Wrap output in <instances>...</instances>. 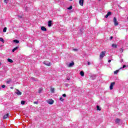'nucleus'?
<instances>
[{"label": "nucleus", "mask_w": 128, "mask_h": 128, "mask_svg": "<svg viewBox=\"0 0 128 128\" xmlns=\"http://www.w3.org/2000/svg\"><path fill=\"white\" fill-rule=\"evenodd\" d=\"M113 22H114V26H118V20L116 17H114Z\"/></svg>", "instance_id": "obj_1"}, {"label": "nucleus", "mask_w": 128, "mask_h": 128, "mask_svg": "<svg viewBox=\"0 0 128 128\" xmlns=\"http://www.w3.org/2000/svg\"><path fill=\"white\" fill-rule=\"evenodd\" d=\"M106 51H104L100 54V59L103 58L104 56H106Z\"/></svg>", "instance_id": "obj_2"}, {"label": "nucleus", "mask_w": 128, "mask_h": 128, "mask_svg": "<svg viewBox=\"0 0 128 128\" xmlns=\"http://www.w3.org/2000/svg\"><path fill=\"white\" fill-rule=\"evenodd\" d=\"M43 64L47 66H50V62L48 61H44Z\"/></svg>", "instance_id": "obj_3"}, {"label": "nucleus", "mask_w": 128, "mask_h": 128, "mask_svg": "<svg viewBox=\"0 0 128 128\" xmlns=\"http://www.w3.org/2000/svg\"><path fill=\"white\" fill-rule=\"evenodd\" d=\"M115 84H116V82H112L110 84V88L111 90H112L114 88V86Z\"/></svg>", "instance_id": "obj_4"}, {"label": "nucleus", "mask_w": 128, "mask_h": 128, "mask_svg": "<svg viewBox=\"0 0 128 128\" xmlns=\"http://www.w3.org/2000/svg\"><path fill=\"white\" fill-rule=\"evenodd\" d=\"M16 94L18 96H22V92L20 90H16Z\"/></svg>", "instance_id": "obj_5"}, {"label": "nucleus", "mask_w": 128, "mask_h": 128, "mask_svg": "<svg viewBox=\"0 0 128 128\" xmlns=\"http://www.w3.org/2000/svg\"><path fill=\"white\" fill-rule=\"evenodd\" d=\"M48 102L49 104H54V100H48Z\"/></svg>", "instance_id": "obj_6"}, {"label": "nucleus", "mask_w": 128, "mask_h": 128, "mask_svg": "<svg viewBox=\"0 0 128 128\" xmlns=\"http://www.w3.org/2000/svg\"><path fill=\"white\" fill-rule=\"evenodd\" d=\"M84 0H79V4H80V6H84Z\"/></svg>", "instance_id": "obj_7"}, {"label": "nucleus", "mask_w": 128, "mask_h": 128, "mask_svg": "<svg viewBox=\"0 0 128 128\" xmlns=\"http://www.w3.org/2000/svg\"><path fill=\"white\" fill-rule=\"evenodd\" d=\"M8 116H9L8 114H7L4 115L3 116V120H6V118H8Z\"/></svg>", "instance_id": "obj_8"}, {"label": "nucleus", "mask_w": 128, "mask_h": 128, "mask_svg": "<svg viewBox=\"0 0 128 128\" xmlns=\"http://www.w3.org/2000/svg\"><path fill=\"white\" fill-rule=\"evenodd\" d=\"M41 30H42L43 32H46V28L44 26H42Z\"/></svg>", "instance_id": "obj_9"}, {"label": "nucleus", "mask_w": 128, "mask_h": 128, "mask_svg": "<svg viewBox=\"0 0 128 128\" xmlns=\"http://www.w3.org/2000/svg\"><path fill=\"white\" fill-rule=\"evenodd\" d=\"M74 66V62H72V63H70V64H68V66L69 68H72V66Z\"/></svg>", "instance_id": "obj_10"}, {"label": "nucleus", "mask_w": 128, "mask_h": 128, "mask_svg": "<svg viewBox=\"0 0 128 128\" xmlns=\"http://www.w3.org/2000/svg\"><path fill=\"white\" fill-rule=\"evenodd\" d=\"M18 46H16L15 48H13V49L12 50V52H14V51H15V50H18Z\"/></svg>", "instance_id": "obj_11"}, {"label": "nucleus", "mask_w": 128, "mask_h": 128, "mask_svg": "<svg viewBox=\"0 0 128 128\" xmlns=\"http://www.w3.org/2000/svg\"><path fill=\"white\" fill-rule=\"evenodd\" d=\"M48 26H49V28H50V26H52V20L48 21Z\"/></svg>", "instance_id": "obj_12"}, {"label": "nucleus", "mask_w": 128, "mask_h": 128, "mask_svg": "<svg viewBox=\"0 0 128 128\" xmlns=\"http://www.w3.org/2000/svg\"><path fill=\"white\" fill-rule=\"evenodd\" d=\"M12 82V79H8L6 81V84H10V82Z\"/></svg>", "instance_id": "obj_13"}, {"label": "nucleus", "mask_w": 128, "mask_h": 128, "mask_svg": "<svg viewBox=\"0 0 128 128\" xmlns=\"http://www.w3.org/2000/svg\"><path fill=\"white\" fill-rule=\"evenodd\" d=\"M115 122L116 124H120V118H116Z\"/></svg>", "instance_id": "obj_14"}, {"label": "nucleus", "mask_w": 128, "mask_h": 128, "mask_svg": "<svg viewBox=\"0 0 128 128\" xmlns=\"http://www.w3.org/2000/svg\"><path fill=\"white\" fill-rule=\"evenodd\" d=\"M8 62H10L11 64H12V62H14V61L12 60L10 58L8 59Z\"/></svg>", "instance_id": "obj_15"}, {"label": "nucleus", "mask_w": 128, "mask_h": 128, "mask_svg": "<svg viewBox=\"0 0 128 128\" xmlns=\"http://www.w3.org/2000/svg\"><path fill=\"white\" fill-rule=\"evenodd\" d=\"M80 74L82 76H84V72L82 71H81L80 72Z\"/></svg>", "instance_id": "obj_16"}, {"label": "nucleus", "mask_w": 128, "mask_h": 128, "mask_svg": "<svg viewBox=\"0 0 128 128\" xmlns=\"http://www.w3.org/2000/svg\"><path fill=\"white\" fill-rule=\"evenodd\" d=\"M50 92H52V94H54V88H50Z\"/></svg>", "instance_id": "obj_17"}, {"label": "nucleus", "mask_w": 128, "mask_h": 128, "mask_svg": "<svg viewBox=\"0 0 128 128\" xmlns=\"http://www.w3.org/2000/svg\"><path fill=\"white\" fill-rule=\"evenodd\" d=\"M112 48H118V46L116 44H112Z\"/></svg>", "instance_id": "obj_18"}, {"label": "nucleus", "mask_w": 128, "mask_h": 128, "mask_svg": "<svg viewBox=\"0 0 128 128\" xmlns=\"http://www.w3.org/2000/svg\"><path fill=\"white\" fill-rule=\"evenodd\" d=\"M42 92V88H39L38 91V94H41Z\"/></svg>", "instance_id": "obj_19"}, {"label": "nucleus", "mask_w": 128, "mask_h": 128, "mask_svg": "<svg viewBox=\"0 0 128 128\" xmlns=\"http://www.w3.org/2000/svg\"><path fill=\"white\" fill-rule=\"evenodd\" d=\"M13 42H16V44H18V42H20V41L18 40H14Z\"/></svg>", "instance_id": "obj_20"}, {"label": "nucleus", "mask_w": 128, "mask_h": 128, "mask_svg": "<svg viewBox=\"0 0 128 128\" xmlns=\"http://www.w3.org/2000/svg\"><path fill=\"white\" fill-rule=\"evenodd\" d=\"M96 75H92L91 76V78H92V80H94V78H96Z\"/></svg>", "instance_id": "obj_21"}, {"label": "nucleus", "mask_w": 128, "mask_h": 128, "mask_svg": "<svg viewBox=\"0 0 128 128\" xmlns=\"http://www.w3.org/2000/svg\"><path fill=\"white\" fill-rule=\"evenodd\" d=\"M120 72V70H116V71L114 72V74H118V73Z\"/></svg>", "instance_id": "obj_22"}, {"label": "nucleus", "mask_w": 128, "mask_h": 128, "mask_svg": "<svg viewBox=\"0 0 128 128\" xmlns=\"http://www.w3.org/2000/svg\"><path fill=\"white\" fill-rule=\"evenodd\" d=\"M6 30H7L6 27H5V28L3 29V32H6Z\"/></svg>", "instance_id": "obj_23"}, {"label": "nucleus", "mask_w": 128, "mask_h": 128, "mask_svg": "<svg viewBox=\"0 0 128 128\" xmlns=\"http://www.w3.org/2000/svg\"><path fill=\"white\" fill-rule=\"evenodd\" d=\"M96 108H97V110H101L102 109L100 108V106H97Z\"/></svg>", "instance_id": "obj_24"}, {"label": "nucleus", "mask_w": 128, "mask_h": 128, "mask_svg": "<svg viewBox=\"0 0 128 128\" xmlns=\"http://www.w3.org/2000/svg\"><path fill=\"white\" fill-rule=\"evenodd\" d=\"M72 6L68 8V10H72Z\"/></svg>", "instance_id": "obj_25"}, {"label": "nucleus", "mask_w": 128, "mask_h": 128, "mask_svg": "<svg viewBox=\"0 0 128 128\" xmlns=\"http://www.w3.org/2000/svg\"><path fill=\"white\" fill-rule=\"evenodd\" d=\"M107 14H108V16H110V15L112 14V12H108L107 13Z\"/></svg>", "instance_id": "obj_26"}, {"label": "nucleus", "mask_w": 128, "mask_h": 128, "mask_svg": "<svg viewBox=\"0 0 128 128\" xmlns=\"http://www.w3.org/2000/svg\"><path fill=\"white\" fill-rule=\"evenodd\" d=\"M26 104V101L22 100L21 102V104Z\"/></svg>", "instance_id": "obj_27"}, {"label": "nucleus", "mask_w": 128, "mask_h": 128, "mask_svg": "<svg viewBox=\"0 0 128 128\" xmlns=\"http://www.w3.org/2000/svg\"><path fill=\"white\" fill-rule=\"evenodd\" d=\"M0 42H4V38H0Z\"/></svg>", "instance_id": "obj_28"}, {"label": "nucleus", "mask_w": 128, "mask_h": 128, "mask_svg": "<svg viewBox=\"0 0 128 128\" xmlns=\"http://www.w3.org/2000/svg\"><path fill=\"white\" fill-rule=\"evenodd\" d=\"M8 0H4V3L8 4Z\"/></svg>", "instance_id": "obj_29"}, {"label": "nucleus", "mask_w": 128, "mask_h": 128, "mask_svg": "<svg viewBox=\"0 0 128 128\" xmlns=\"http://www.w3.org/2000/svg\"><path fill=\"white\" fill-rule=\"evenodd\" d=\"M60 100H61V102H64V98H60Z\"/></svg>", "instance_id": "obj_30"}, {"label": "nucleus", "mask_w": 128, "mask_h": 128, "mask_svg": "<svg viewBox=\"0 0 128 128\" xmlns=\"http://www.w3.org/2000/svg\"><path fill=\"white\" fill-rule=\"evenodd\" d=\"M120 52H124V49L121 48L120 49Z\"/></svg>", "instance_id": "obj_31"}, {"label": "nucleus", "mask_w": 128, "mask_h": 128, "mask_svg": "<svg viewBox=\"0 0 128 128\" xmlns=\"http://www.w3.org/2000/svg\"><path fill=\"white\" fill-rule=\"evenodd\" d=\"M126 66L124 65L122 68H120V70L121 68H126Z\"/></svg>", "instance_id": "obj_32"}, {"label": "nucleus", "mask_w": 128, "mask_h": 128, "mask_svg": "<svg viewBox=\"0 0 128 128\" xmlns=\"http://www.w3.org/2000/svg\"><path fill=\"white\" fill-rule=\"evenodd\" d=\"M18 18H19V20L20 19V18H22V16H18Z\"/></svg>", "instance_id": "obj_33"}, {"label": "nucleus", "mask_w": 128, "mask_h": 128, "mask_svg": "<svg viewBox=\"0 0 128 128\" xmlns=\"http://www.w3.org/2000/svg\"><path fill=\"white\" fill-rule=\"evenodd\" d=\"M73 50H74V52H78V50L76 49V48H74V49H73Z\"/></svg>", "instance_id": "obj_34"}, {"label": "nucleus", "mask_w": 128, "mask_h": 128, "mask_svg": "<svg viewBox=\"0 0 128 128\" xmlns=\"http://www.w3.org/2000/svg\"><path fill=\"white\" fill-rule=\"evenodd\" d=\"M2 88H6V85H2Z\"/></svg>", "instance_id": "obj_35"}, {"label": "nucleus", "mask_w": 128, "mask_h": 128, "mask_svg": "<svg viewBox=\"0 0 128 128\" xmlns=\"http://www.w3.org/2000/svg\"><path fill=\"white\" fill-rule=\"evenodd\" d=\"M34 104H38V102H34Z\"/></svg>", "instance_id": "obj_36"}, {"label": "nucleus", "mask_w": 128, "mask_h": 128, "mask_svg": "<svg viewBox=\"0 0 128 128\" xmlns=\"http://www.w3.org/2000/svg\"><path fill=\"white\" fill-rule=\"evenodd\" d=\"M108 14H106V16H105V18H108Z\"/></svg>", "instance_id": "obj_37"}, {"label": "nucleus", "mask_w": 128, "mask_h": 128, "mask_svg": "<svg viewBox=\"0 0 128 128\" xmlns=\"http://www.w3.org/2000/svg\"><path fill=\"white\" fill-rule=\"evenodd\" d=\"M62 96H64V98H66V94H62Z\"/></svg>", "instance_id": "obj_38"}, {"label": "nucleus", "mask_w": 128, "mask_h": 128, "mask_svg": "<svg viewBox=\"0 0 128 128\" xmlns=\"http://www.w3.org/2000/svg\"><path fill=\"white\" fill-rule=\"evenodd\" d=\"M124 62V59H121L120 60V62Z\"/></svg>", "instance_id": "obj_39"}, {"label": "nucleus", "mask_w": 128, "mask_h": 128, "mask_svg": "<svg viewBox=\"0 0 128 128\" xmlns=\"http://www.w3.org/2000/svg\"><path fill=\"white\" fill-rule=\"evenodd\" d=\"M112 38H114V37L112 36H111L110 37V40H112Z\"/></svg>", "instance_id": "obj_40"}, {"label": "nucleus", "mask_w": 128, "mask_h": 128, "mask_svg": "<svg viewBox=\"0 0 128 128\" xmlns=\"http://www.w3.org/2000/svg\"><path fill=\"white\" fill-rule=\"evenodd\" d=\"M65 86H68V84H65Z\"/></svg>", "instance_id": "obj_41"}, {"label": "nucleus", "mask_w": 128, "mask_h": 128, "mask_svg": "<svg viewBox=\"0 0 128 128\" xmlns=\"http://www.w3.org/2000/svg\"><path fill=\"white\" fill-rule=\"evenodd\" d=\"M88 66H90V62H88Z\"/></svg>", "instance_id": "obj_42"}, {"label": "nucleus", "mask_w": 128, "mask_h": 128, "mask_svg": "<svg viewBox=\"0 0 128 128\" xmlns=\"http://www.w3.org/2000/svg\"><path fill=\"white\" fill-rule=\"evenodd\" d=\"M10 88H11V90H14V87L13 86H11V87H10Z\"/></svg>", "instance_id": "obj_43"}, {"label": "nucleus", "mask_w": 128, "mask_h": 128, "mask_svg": "<svg viewBox=\"0 0 128 128\" xmlns=\"http://www.w3.org/2000/svg\"><path fill=\"white\" fill-rule=\"evenodd\" d=\"M112 62V60H108V62Z\"/></svg>", "instance_id": "obj_44"}, {"label": "nucleus", "mask_w": 128, "mask_h": 128, "mask_svg": "<svg viewBox=\"0 0 128 128\" xmlns=\"http://www.w3.org/2000/svg\"><path fill=\"white\" fill-rule=\"evenodd\" d=\"M67 80H70V78H68Z\"/></svg>", "instance_id": "obj_45"}, {"label": "nucleus", "mask_w": 128, "mask_h": 128, "mask_svg": "<svg viewBox=\"0 0 128 128\" xmlns=\"http://www.w3.org/2000/svg\"><path fill=\"white\" fill-rule=\"evenodd\" d=\"M70 0L72 1V0Z\"/></svg>", "instance_id": "obj_46"}, {"label": "nucleus", "mask_w": 128, "mask_h": 128, "mask_svg": "<svg viewBox=\"0 0 128 128\" xmlns=\"http://www.w3.org/2000/svg\"><path fill=\"white\" fill-rule=\"evenodd\" d=\"M1 88H0V90H1Z\"/></svg>", "instance_id": "obj_47"}]
</instances>
